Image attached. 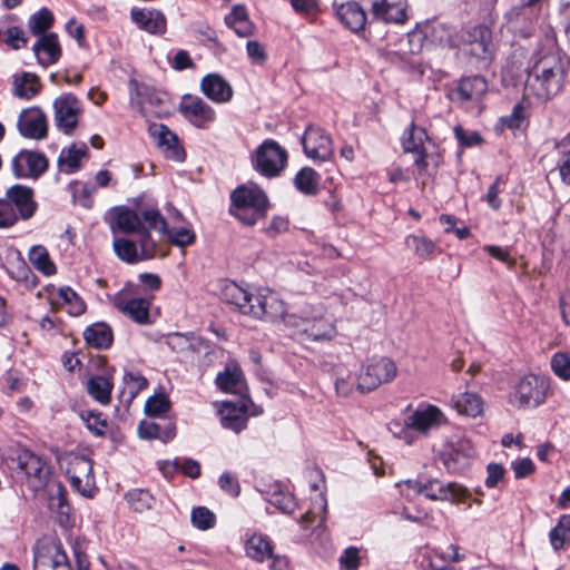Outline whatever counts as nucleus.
Wrapping results in <instances>:
<instances>
[{"label": "nucleus", "instance_id": "obj_1", "mask_svg": "<svg viewBox=\"0 0 570 570\" xmlns=\"http://www.w3.org/2000/svg\"><path fill=\"white\" fill-rule=\"evenodd\" d=\"M566 63L558 53H548L534 62L524 83V98L546 102L563 86Z\"/></svg>", "mask_w": 570, "mask_h": 570}, {"label": "nucleus", "instance_id": "obj_2", "mask_svg": "<svg viewBox=\"0 0 570 570\" xmlns=\"http://www.w3.org/2000/svg\"><path fill=\"white\" fill-rule=\"evenodd\" d=\"M288 328L315 342L331 341L337 331L332 315L322 304H304L287 318Z\"/></svg>", "mask_w": 570, "mask_h": 570}, {"label": "nucleus", "instance_id": "obj_3", "mask_svg": "<svg viewBox=\"0 0 570 570\" xmlns=\"http://www.w3.org/2000/svg\"><path fill=\"white\" fill-rule=\"evenodd\" d=\"M109 225L112 232L119 230L124 234L150 233L155 227L165 228V218L156 207L142 208L137 206L131 209L126 206L115 207L110 214Z\"/></svg>", "mask_w": 570, "mask_h": 570}, {"label": "nucleus", "instance_id": "obj_4", "mask_svg": "<svg viewBox=\"0 0 570 570\" xmlns=\"http://www.w3.org/2000/svg\"><path fill=\"white\" fill-rule=\"evenodd\" d=\"M37 209L33 188L20 184L9 187L0 198V228L12 227L18 220H29Z\"/></svg>", "mask_w": 570, "mask_h": 570}, {"label": "nucleus", "instance_id": "obj_5", "mask_svg": "<svg viewBox=\"0 0 570 570\" xmlns=\"http://www.w3.org/2000/svg\"><path fill=\"white\" fill-rule=\"evenodd\" d=\"M230 200V214L247 226H254L263 218L269 206L265 191L255 184L238 186L232 193Z\"/></svg>", "mask_w": 570, "mask_h": 570}, {"label": "nucleus", "instance_id": "obj_6", "mask_svg": "<svg viewBox=\"0 0 570 570\" xmlns=\"http://www.w3.org/2000/svg\"><path fill=\"white\" fill-rule=\"evenodd\" d=\"M139 249L137 244L128 238L118 237L114 239L112 247L117 257L128 264L156 257H166L167 250L160 240H156L150 233H142L139 236Z\"/></svg>", "mask_w": 570, "mask_h": 570}, {"label": "nucleus", "instance_id": "obj_7", "mask_svg": "<svg viewBox=\"0 0 570 570\" xmlns=\"http://www.w3.org/2000/svg\"><path fill=\"white\" fill-rule=\"evenodd\" d=\"M403 485L414 494L423 495L431 501H451L461 502L470 497L469 490L456 483H444L439 479H429L426 481L406 480Z\"/></svg>", "mask_w": 570, "mask_h": 570}, {"label": "nucleus", "instance_id": "obj_8", "mask_svg": "<svg viewBox=\"0 0 570 570\" xmlns=\"http://www.w3.org/2000/svg\"><path fill=\"white\" fill-rule=\"evenodd\" d=\"M396 374L397 367L391 358L373 357L361 367L357 374V390L363 393L371 392L394 380Z\"/></svg>", "mask_w": 570, "mask_h": 570}, {"label": "nucleus", "instance_id": "obj_9", "mask_svg": "<svg viewBox=\"0 0 570 570\" xmlns=\"http://www.w3.org/2000/svg\"><path fill=\"white\" fill-rule=\"evenodd\" d=\"M252 299L249 316L271 323L281 321L288 327L287 318L292 312L287 311L284 301L275 292L259 291Z\"/></svg>", "mask_w": 570, "mask_h": 570}, {"label": "nucleus", "instance_id": "obj_10", "mask_svg": "<svg viewBox=\"0 0 570 570\" xmlns=\"http://www.w3.org/2000/svg\"><path fill=\"white\" fill-rule=\"evenodd\" d=\"M445 422L444 413L436 405L422 402L404 420V439L407 443H411L412 439L409 436V431L426 435L431 430L440 428Z\"/></svg>", "mask_w": 570, "mask_h": 570}, {"label": "nucleus", "instance_id": "obj_11", "mask_svg": "<svg viewBox=\"0 0 570 570\" xmlns=\"http://www.w3.org/2000/svg\"><path fill=\"white\" fill-rule=\"evenodd\" d=\"M287 163L286 150L275 140H265L256 150L254 167L265 177L281 174Z\"/></svg>", "mask_w": 570, "mask_h": 570}, {"label": "nucleus", "instance_id": "obj_12", "mask_svg": "<svg viewBox=\"0 0 570 570\" xmlns=\"http://www.w3.org/2000/svg\"><path fill=\"white\" fill-rule=\"evenodd\" d=\"M549 387L550 381L548 377L529 374L518 382L513 397L522 407H537L544 403Z\"/></svg>", "mask_w": 570, "mask_h": 570}, {"label": "nucleus", "instance_id": "obj_13", "mask_svg": "<svg viewBox=\"0 0 570 570\" xmlns=\"http://www.w3.org/2000/svg\"><path fill=\"white\" fill-rule=\"evenodd\" d=\"M33 570H72L69 558L59 540H47L37 546Z\"/></svg>", "mask_w": 570, "mask_h": 570}, {"label": "nucleus", "instance_id": "obj_14", "mask_svg": "<svg viewBox=\"0 0 570 570\" xmlns=\"http://www.w3.org/2000/svg\"><path fill=\"white\" fill-rule=\"evenodd\" d=\"M370 12L368 24H403L407 20L406 0H363Z\"/></svg>", "mask_w": 570, "mask_h": 570}, {"label": "nucleus", "instance_id": "obj_15", "mask_svg": "<svg viewBox=\"0 0 570 570\" xmlns=\"http://www.w3.org/2000/svg\"><path fill=\"white\" fill-rule=\"evenodd\" d=\"M49 167V160L43 153L37 150H20L11 159V171L17 179H38Z\"/></svg>", "mask_w": 570, "mask_h": 570}, {"label": "nucleus", "instance_id": "obj_16", "mask_svg": "<svg viewBox=\"0 0 570 570\" xmlns=\"http://www.w3.org/2000/svg\"><path fill=\"white\" fill-rule=\"evenodd\" d=\"M17 468L24 474L28 487L33 491L46 487L50 476V468L39 455L29 450L20 452L17 458Z\"/></svg>", "mask_w": 570, "mask_h": 570}, {"label": "nucleus", "instance_id": "obj_17", "mask_svg": "<svg viewBox=\"0 0 570 570\" xmlns=\"http://www.w3.org/2000/svg\"><path fill=\"white\" fill-rule=\"evenodd\" d=\"M55 125L65 135H71L82 114L79 99L72 94H63L53 101Z\"/></svg>", "mask_w": 570, "mask_h": 570}, {"label": "nucleus", "instance_id": "obj_18", "mask_svg": "<svg viewBox=\"0 0 570 570\" xmlns=\"http://www.w3.org/2000/svg\"><path fill=\"white\" fill-rule=\"evenodd\" d=\"M112 305L117 311L139 325L151 323L149 309L151 302L144 297H132L119 292L112 297Z\"/></svg>", "mask_w": 570, "mask_h": 570}, {"label": "nucleus", "instance_id": "obj_19", "mask_svg": "<svg viewBox=\"0 0 570 570\" xmlns=\"http://www.w3.org/2000/svg\"><path fill=\"white\" fill-rule=\"evenodd\" d=\"M303 149L307 157L315 160H328L333 155L331 137L320 127L309 125L302 138Z\"/></svg>", "mask_w": 570, "mask_h": 570}, {"label": "nucleus", "instance_id": "obj_20", "mask_svg": "<svg viewBox=\"0 0 570 570\" xmlns=\"http://www.w3.org/2000/svg\"><path fill=\"white\" fill-rule=\"evenodd\" d=\"M19 134L29 139L42 140L48 135V120L39 107L23 109L17 120Z\"/></svg>", "mask_w": 570, "mask_h": 570}, {"label": "nucleus", "instance_id": "obj_21", "mask_svg": "<svg viewBox=\"0 0 570 570\" xmlns=\"http://www.w3.org/2000/svg\"><path fill=\"white\" fill-rule=\"evenodd\" d=\"M67 475L71 487L81 494L90 492L95 484L92 462L83 455H71L69 458Z\"/></svg>", "mask_w": 570, "mask_h": 570}, {"label": "nucleus", "instance_id": "obj_22", "mask_svg": "<svg viewBox=\"0 0 570 570\" xmlns=\"http://www.w3.org/2000/svg\"><path fill=\"white\" fill-rule=\"evenodd\" d=\"M184 117L197 128H206L215 120V110L197 96L186 95L180 102Z\"/></svg>", "mask_w": 570, "mask_h": 570}, {"label": "nucleus", "instance_id": "obj_23", "mask_svg": "<svg viewBox=\"0 0 570 570\" xmlns=\"http://www.w3.org/2000/svg\"><path fill=\"white\" fill-rule=\"evenodd\" d=\"M148 131L167 159L175 161H183L185 159L186 154L178 142V137L167 126L151 124Z\"/></svg>", "mask_w": 570, "mask_h": 570}, {"label": "nucleus", "instance_id": "obj_24", "mask_svg": "<svg viewBox=\"0 0 570 570\" xmlns=\"http://www.w3.org/2000/svg\"><path fill=\"white\" fill-rule=\"evenodd\" d=\"M488 91V82L481 76L462 78L458 87L451 91V99L461 104L479 102Z\"/></svg>", "mask_w": 570, "mask_h": 570}, {"label": "nucleus", "instance_id": "obj_25", "mask_svg": "<svg viewBox=\"0 0 570 570\" xmlns=\"http://www.w3.org/2000/svg\"><path fill=\"white\" fill-rule=\"evenodd\" d=\"M464 41L471 56L489 59L492 55V32L483 24L474 26L466 31Z\"/></svg>", "mask_w": 570, "mask_h": 570}, {"label": "nucleus", "instance_id": "obj_26", "mask_svg": "<svg viewBox=\"0 0 570 570\" xmlns=\"http://www.w3.org/2000/svg\"><path fill=\"white\" fill-rule=\"evenodd\" d=\"M31 49L38 63L45 68L58 62L62 55L58 35L55 32L39 36Z\"/></svg>", "mask_w": 570, "mask_h": 570}, {"label": "nucleus", "instance_id": "obj_27", "mask_svg": "<svg viewBox=\"0 0 570 570\" xmlns=\"http://www.w3.org/2000/svg\"><path fill=\"white\" fill-rule=\"evenodd\" d=\"M138 105L144 116L161 117L167 112V94L148 86L137 87Z\"/></svg>", "mask_w": 570, "mask_h": 570}, {"label": "nucleus", "instance_id": "obj_28", "mask_svg": "<svg viewBox=\"0 0 570 570\" xmlns=\"http://www.w3.org/2000/svg\"><path fill=\"white\" fill-rule=\"evenodd\" d=\"M334 11L337 19L353 32H358L368 24L370 14L355 1L334 3Z\"/></svg>", "mask_w": 570, "mask_h": 570}, {"label": "nucleus", "instance_id": "obj_29", "mask_svg": "<svg viewBox=\"0 0 570 570\" xmlns=\"http://www.w3.org/2000/svg\"><path fill=\"white\" fill-rule=\"evenodd\" d=\"M219 297L225 304L234 306L244 315H248L254 294L235 282L225 281L220 285Z\"/></svg>", "mask_w": 570, "mask_h": 570}, {"label": "nucleus", "instance_id": "obj_30", "mask_svg": "<svg viewBox=\"0 0 570 570\" xmlns=\"http://www.w3.org/2000/svg\"><path fill=\"white\" fill-rule=\"evenodd\" d=\"M258 491L264 495L266 501L283 513L291 514L297 508L295 497L285 490L279 482L262 484Z\"/></svg>", "mask_w": 570, "mask_h": 570}, {"label": "nucleus", "instance_id": "obj_31", "mask_svg": "<svg viewBox=\"0 0 570 570\" xmlns=\"http://www.w3.org/2000/svg\"><path fill=\"white\" fill-rule=\"evenodd\" d=\"M200 90L209 100L217 104L230 101L234 94L229 82L218 73H208L203 77Z\"/></svg>", "mask_w": 570, "mask_h": 570}, {"label": "nucleus", "instance_id": "obj_32", "mask_svg": "<svg viewBox=\"0 0 570 570\" xmlns=\"http://www.w3.org/2000/svg\"><path fill=\"white\" fill-rule=\"evenodd\" d=\"M474 455L475 451L469 442H460L443 452L442 462L449 472L459 473L470 465Z\"/></svg>", "mask_w": 570, "mask_h": 570}, {"label": "nucleus", "instance_id": "obj_33", "mask_svg": "<svg viewBox=\"0 0 570 570\" xmlns=\"http://www.w3.org/2000/svg\"><path fill=\"white\" fill-rule=\"evenodd\" d=\"M130 17L141 30L149 33L160 35L166 30V18L159 10L132 8Z\"/></svg>", "mask_w": 570, "mask_h": 570}, {"label": "nucleus", "instance_id": "obj_34", "mask_svg": "<svg viewBox=\"0 0 570 570\" xmlns=\"http://www.w3.org/2000/svg\"><path fill=\"white\" fill-rule=\"evenodd\" d=\"M137 430L141 439H158L164 443L171 441L176 436V424L167 419H164L161 422L141 421Z\"/></svg>", "mask_w": 570, "mask_h": 570}, {"label": "nucleus", "instance_id": "obj_35", "mask_svg": "<svg viewBox=\"0 0 570 570\" xmlns=\"http://www.w3.org/2000/svg\"><path fill=\"white\" fill-rule=\"evenodd\" d=\"M154 232L158 234V238L156 240H160L164 245V248L168 252L167 245L164 243V237L167 236L170 244L177 247H186L191 245L195 242V233L189 226L181 227H168L167 222L165 220V228L161 229L159 226L154 228Z\"/></svg>", "mask_w": 570, "mask_h": 570}, {"label": "nucleus", "instance_id": "obj_36", "mask_svg": "<svg viewBox=\"0 0 570 570\" xmlns=\"http://www.w3.org/2000/svg\"><path fill=\"white\" fill-rule=\"evenodd\" d=\"M273 542L262 533H253L245 543L246 556L256 562H264L273 557Z\"/></svg>", "mask_w": 570, "mask_h": 570}, {"label": "nucleus", "instance_id": "obj_37", "mask_svg": "<svg viewBox=\"0 0 570 570\" xmlns=\"http://www.w3.org/2000/svg\"><path fill=\"white\" fill-rule=\"evenodd\" d=\"M41 89L39 77L32 72H20L13 76V94L23 99L33 98Z\"/></svg>", "mask_w": 570, "mask_h": 570}, {"label": "nucleus", "instance_id": "obj_38", "mask_svg": "<svg viewBox=\"0 0 570 570\" xmlns=\"http://www.w3.org/2000/svg\"><path fill=\"white\" fill-rule=\"evenodd\" d=\"M452 406L459 414L470 417H476L483 413V401L475 393L464 392L453 396Z\"/></svg>", "mask_w": 570, "mask_h": 570}, {"label": "nucleus", "instance_id": "obj_39", "mask_svg": "<svg viewBox=\"0 0 570 570\" xmlns=\"http://www.w3.org/2000/svg\"><path fill=\"white\" fill-rule=\"evenodd\" d=\"M216 384L226 393L240 394L245 389L244 375L240 367H226L224 372L218 373Z\"/></svg>", "mask_w": 570, "mask_h": 570}, {"label": "nucleus", "instance_id": "obj_40", "mask_svg": "<svg viewBox=\"0 0 570 570\" xmlns=\"http://www.w3.org/2000/svg\"><path fill=\"white\" fill-rule=\"evenodd\" d=\"M220 422L225 429H229L235 433H239L245 429L247 423V416L242 407L235 404L226 402L223 404L220 411Z\"/></svg>", "mask_w": 570, "mask_h": 570}, {"label": "nucleus", "instance_id": "obj_41", "mask_svg": "<svg viewBox=\"0 0 570 570\" xmlns=\"http://www.w3.org/2000/svg\"><path fill=\"white\" fill-rule=\"evenodd\" d=\"M83 337L90 346L97 350H105L112 343V331L105 323H96L85 330Z\"/></svg>", "mask_w": 570, "mask_h": 570}, {"label": "nucleus", "instance_id": "obj_42", "mask_svg": "<svg viewBox=\"0 0 570 570\" xmlns=\"http://www.w3.org/2000/svg\"><path fill=\"white\" fill-rule=\"evenodd\" d=\"M425 142L431 144L424 128L415 126L413 122L402 137V146L405 153H412L416 156L426 147Z\"/></svg>", "mask_w": 570, "mask_h": 570}, {"label": "nucleus", "instance_id": "obj_43", "mask_svg": "<svg viewBox=\"0 0 570 570\" xmlns=\"http://www.w3.org/2000/svg\"><path fill=\"white\" fill-rule=\"evenodd\" d=\"M87 147L82 145L77 147L71 145L68 148H63L58 157V166L66 174H73L80 168V161L87 157Z\"/></svg>", "mask_w": 570, "mask_h": 570}, {"label": "nucleus", "instance_id": "obj_44", "mask_svg": "<svg viewBox=\"0 0 570 570\" xmlns=\"http://www.w3.org/2000/svg\"><path fill=\"white\" fill-rule=\"evenodd\" d=\"M431 145V149L426 147L419 156L415 157L414 164L420 175H433L442 164V154L439 148Z\"/></svg>", "mask_w": 570, "mask_h": 570}, {"label": "nucleus", "instance_id": "obj_45", "mask_svg": "<svg viewBox=\"0 0 570 570\" xmlns=\"http://www.w3.org/2000/svg\"><path fill=\"white\" fill-rule=\"evenodd\" d=\"M28 258L31 265L45 276H52L57 273V267L45 246H32L29 249Z\"/></svg>", "mask_w": 570, "mask_h": 570}, {"label": "nucleus", "instance_id": "obj_46", "mask_svg": "<svg viewBox=\"0 0 570 570\" xmlns=\"http://www.w3.org/2000/svg\"><path fill=\"white\" fill-rule=\"evenodd\" d=\"M320 175L311 167L302 168L294 178L295 187L304 195L313 196L318 191Z\"/></svg>", "mask_w": 570, "mask_h": 570}, {"label": "nucleus", "instance_id": "obj_47", "mask_svg": "<svg viewBox=\"0 0 570 570\" xmlns=\"http://www.w3.org/2000/svg\"><path fill=\"white\" fill-rule=\"evenodd\" d=\"M111 390L112 384L104 376H94L87 383L89 395L104 405L110 402Z\"/></svg>", "mask_w": 570, "mask_h": 570}, {"label": "nucleus", "instance_id": "obj_48", "mask_svg": "<svg viewBox=\"0 0 570 570\" xmlns=\"http://www.w3.org/2000/svg\"><path fill=\"white\" fill-rule=\"evenodd\" d=\"M55 18L48 8H41L28 19V28L32 35L39 37L47 35L48 30L53 26Z\"/></svg>", "mask_w": 570, "mask_h": 570}, {"label": "nucleus", "instance_id": "obj_49", "mask_svg": "<svg viewBox=\"0 0 570 570\" xmlns=\"http://www.w3.org/2000/svg\"><path fill=\"white\" fill-rule=\"evenodd\" d=\"M57 297L68 306V313L72 316H79L86 311V304L82 298L69 286H62L57 291Z\"/></svg>", "mask_w": 570, "mask_h": 570}, {"label": "nucleus", "instance_id": "obj_50", "mask_svg": "<svg viewBox=\"0 0 570 570\" xmlns=\"http://www.w3.org/2000/svg\"><path fill=\"white\" fill-rule=\"evenodd\" d=\"M405 245L422 259L430 257L436 249V244L424 235H409L405 238Z\"/></svg>", "mask_w": 570, "mask_h": 570}, {"label": "nucleus", "instance_id": "obj_51", "mask_svg": "<svg viewBox=\"0 0 570 570\" xmlns=\"http://www.w3.org/2000/svg\"><path fill=\"white\" fill-rule=\"evenodd\" d=\"M128 504L136 512L150 510L155 504L153 494L144 489L131 490L126 494Z\"/></svg>", "mask_w": 570, "mask_h": 570}, {"label": "nucleus", "instance_id": "obj_52", "mask_svg": "<svg viewBox=\"0 0 570 570\" xmlns=\"http://www.w3.org/2000/svg\"><path fill=\"white\" fill-rule=\"evenodd\" d=\"M550 367L553 374L562 381H570V354L556 352L550 358Z\"/></svg>", "mask_w": 570, "mask_h": 570}, {"label": "nucleus", "instance_id": "obj_53", "mask_svg": "<svg viewBox=\"0 0 570 570\" xmlns=\"http://www.w3.org/2000/svg\"><path fill=\"white\" fill-rule=\"evenodd\" d=\"M190 520L197 529L208 530L215 525L216 517L206 507H197L193 509Z\"/></svg>", "mask_w": 570, "mask_h": 570}, {"label": "nucleus", "instance_id": "obj_54", "mask_svg": "<svg viewBox=\"0 0 570 570\" xmlns=\"http://www.w3.org/2000/svg\"><path fill=\"white\" fill-rule=\"evenodd\" d=\"M557 169L564 184L570 185V132L561 145L560 156L557 161Z\"/></svg>", "mask_w": 570, "mask_h": 570}, {"label": "nucleus", "instance_id": "obj_55", "mask_svg": "<svg viewBox=\"0 0 570 570\" xmlns=\"http://www.w3.org/2000/svg\"><path fill=\"white\" fill-rule=\"evenodd\" d=\"M170 409V401L165 394L150 396L145 404V411L149 416H159Z\"/></svg>", "mask_w": 570, "mask_h": 570}, {"label": "nucleus", "instance_id": "obj_56", "mask_svg": "<svg viewBox=\"0 0 570 570\" xmlns=\"http://www.w3.org/2000/svg\"><path fill=\"white\" fill-rule=\"evenodd\" d=\"M338 562L344 570H357L360 567V549L356 547L346 548L338 558Z\"/></svg>", "mask_w": 570, "mask_h": 570}, {"label": "nucleus", "instance_id": "obj_57", "mask_svg": "<svg viewBox=\"0 0 570 570\" xmlns=\"http://www.w3.org/2000/svg\"><path fill=\"white\" fill-rule=\"evenodd\" d=\"M4 42L14 50L26 47L28 39L22 28L12 26L4 32Z\"/></svg>", "mask_w": 570, "mask_h": 570}, {"label": "nucleus", "instance_id": "obj_58", "mask_svg": "<svg viewBox=\"0 0 570 570\" xmlns=\"http://www.w3.org/2000/svg\"><path fill=\"white\" fill-rule=\"evenodd\" d=\"M289 3L295 12L306 16H316L320 9V0H289Z\"/></svg>", "mask_w": 570, "mask_h": 570}, {"label": "nucleus", "instance_id": "obj_59", "mask_svg": "<svg viewBox=\"0 0 570 570\" xmlns=\"http://www.w3.org/2000/svg\"><path fill=\"white\" fill-rule=\"evenodd\" d=\"M130 397H135L140 391L147 387L148 381L139 373H126L124 376Z\"/></svg>", "mask_w": 570, "mask_h": 570}, {"label": "nucleus", "instance_id": "obj_60", "mask_svg": "<svg viewBox=\"0 0 570 570\" xmlns=\"http://www.w3.org/2000/svg\"><path fill=\"white\" fill-rule=\"evenodd\" d=\"M454 136L463 147H472L481 144L482 137L478 131H465L461 125L454 127Z\"/></svg>", "mask_w": 570, "mask_h": 570}, {"label": "nucleus", "instance_id": "obj_61", "mask_svg": "<svg viewBox=\"0 0 570 570\" xmlns=\"http://www.w3.org/2000/svg\"><path fill=\"white\" fill-rule=\"evenodd\" d=\"M81 417L85 421L87 429L94 432L96 435H102L105 433L107 423L106 420L101 417V414L88 412L86 414L82 413Z\"/></svg>", "mask_w": 570, "mask_h": 570}, {"label": "nucleus", "instance_id": "obj_62", "mask_svg": "<svg viewBox=\"0 0 570 570\" xmlns=\"http://www.w3.org/2000/svg\"><path fill=\"white\" fill-rule=\"evenodd\" d=\"M165 344L169 350L176 353H181L190 347L188 337L181 333L168 334Z\"/></svg>", "mask_w": 570, "mask_h": 570}, {"label": "nucleus", "instance_id": "obj_63", "mask_svg": "<svg viewBox=\"0 0 570 570\" xmlns=\"http://www.w3.org/2000/svg\"><path fill=\"white\" fill-rule=\"evenodd\" d=\"M219 488L230 494L232 497H237L240 492V487L235 476H233L229 472H224L218 479Z\"/></svg>", "mask_w": 570, "mask_h": 570}, {"label": "nucleus", "instance_id": "obj_64", "mask_svg": "<svg viewBox=\"0 0 570 570\" xmlns=\"http://www.w3.org/2000/svg\"><path fill=\"white\" fill-rule=\"evenodd\" d=\"M246 52L249 59L255 63H264L267 59L264 46L256 40L247 41Z\"/></svg>", "mask_w": 570, "mask_h": 570}]
</instances>
